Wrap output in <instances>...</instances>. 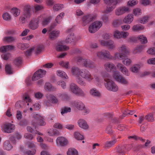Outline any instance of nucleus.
<instances>
[{
	"instance_id": "1",
	"label": "nucleus",
	"mask_w": 155,
	"mask_h": 155,
	"mask_svg": "<svg viewBox=\"0 0 155 155\" xmlns=\"http://www.w3.org/2000/svg\"><path fill=\"white\" fill-rule=\"evenodd\" d=\"M71 71L72 74L76 75L77 82L81 85L85 86L86 84L84 79L88 81H91L94 78V81L97 84L100 83L101 81L99 75L94 74L93 76L86 69H80L78 68L73 67Z\"/></svg>"
},
{
	"instance_id": "2",
	"label": "nucleus",
	"mask_w": 155,
	"mask_h": 155,
	"mask_svg": "<svg viewBox=\"0 0 155 155\" xmlns=\"http://www.w3.org/2000/svg\"><path fill=\"white\" fill-rule=\"evenodd\" d=\"M104 67L107 71H114L113 77L117 81L124 84H127V81L120 75L119 72L116 70V68L114 64L110 62H107L105 64Z\"/></svg>"
},
{
	"instance_id": "3",
	"label": "nucleus",
	"mask_w": 155,
	"mask_h": 155,
	"mask_svg": "<svg viewBox=\"0 0 155 155\" xmlns=\"http://www.w3.org/2000/svg\"><path fill=\"white\" fill-rule=\"evenodd\" d=\"M77 61L78 64H80L81 63H82L84 67L87 68L93 69L96 67L95 64L91 61L83 59L81 57L77 58Z\"/></svg>"
},
{
	"instance_id": "4",
	"label": "nucleus",
	"mask_w": 155,
	"mask_h": 155,
	"mask_svg": "<svg viewBox=\"0 0 155 155\" xmlns=\"http://www.w3.org/2000/svg\"><path fill=\"white\" fill-rule=\"evenodd\" d=\"M104 80L105 81L104 85L106 88L108 90L116 91L118 89L117 85L112 81L107 78L105 76H104Z\"/></svg>"
},
{
	"instance_id": "5",
	"label": "nucleus",
	"mask_w": 155,
	"mask_h": 155,
	"mask_svg": "<svg viewBox=\"0 0 155 155\" xmlns=\"http://www.w3.org/2000/svg\"><path fill=\"white\" fill-rule=\"evenodd\" d=\"M42 18V16H39L38 17L31 19L29 21L28 27L31 29L35 30L38 28L39 21Z\"/></svg>"
},
{
	"instance_id": "6",
	"label": "nucleus",
	"mask_w": 155,
	"mask_h": 155,
	"mask_svg": "<svg viewBox=\"0 0 155 155\" xmlns=\"http://www.w3.org/2000/svg\"><path fill=\"white\" fill-rule=\"evenodd\" d=\"M70 89L72 92L78 96L83 97L85 95L84 92L74 83L71 84Z\"/></svg>"
},
{
	"instance_id": "7",
	"label": "nucleus",
	"mask_w": 155,
	"mask_h": 155,
	"mask_svg": "<svg viewBox=\"0 0 155 155\" xmlns=\"http://www.w3.org/2000/svg\"><path fill=\"white\" fill-rule=\"evenodd\" d=\"M102 25V22L96 21L90 25L89 31L91 33H94L98 30Z\"/></svg>"
},
{
	"instance_id": "8",
	"label": "nucleus",
	"mask_w": 155,
	"mask_h": 155,
	"mask_svg": "<svg viewBox=\"0 0 155 155\" xmlns=\"http://www.w3.org/2000/svg\"><path fill=\"white\" fill-rule=\"evenodd\" d=\"M96 17L95 15L88 14L83 17L82 18L81 24L82 25L85 26Z\"/></svg>"
},
{
	"instance_id": "9",
	"label": "nucleus",
	"mask_w": 155,
	"mask_h": 155,
	"mask_svg": "<svg viewBox=\"0 0 155 155\" xmlns=\"http://www.w3.org/2000/svg\"><path fill=\"white\" fill-rule=\"evenodd\" d=\"M14 125L11 123H7L4 124L2 126V130L3 131L10 133L14 130Z\"/></svg>"
},
{
	"instance_id": "10",
	"label": "nucleus",
	"mask_w": 155,
	"mask_h": 155,
	"mask_svg": "<svg viewBox=\"0 0 155 155\" xmlns=\"http://www.w3.org/2000/svg\"><path fill=\"white\" fill-rule=\"evenodd\" d=\"M45 71H43L42 69H39L36 71L33 75L32 80L33 81H35L39 78L42 77L46 73Z\"/></svg>"
},
{
	"instance_id": "11",
	"label": "nucleus",
	"mask_w": 155,
	"mask_h": 155,
	"mask_svg": "<svg viewBox=\"0 0 155 155\" xmlns=\"http://www.w3.org/2000/svg\"><path fill=\"white\" fill-rule=\"evenodd\" d=\"M100 42L102 45L107 47L109 49H113L115 47L114 42L112 41H106L104 40H101Z\"/></svg>"
},
{
	"instance_id": "12",
	"label": "nucleus",
	"mask_w": 155,
	"mask_h": 155,
	"mask_svg": "<svg viewBox=\"0 0 155 155\" xmlns=\"http://www.w3.org/2000/svg\"><path fill=\"white\" fill-rule=\"evenodd\" d=\"M97 56L100 58L104 57L109 59H112V57L110 55V52L107 50H103L98 52L97 53Z\"/></svg>"
},
{
	"instance_id": "13",
	"label": "nucleus",
	"mask_w": 155,
	"mask_h": 155,
	"mask_svg": "<svg viewBox=\"0 0 155 155\" xmlns=\"http://www.w3.org/2000/svg\"><path fill=\"white\" fill-rule=\"evenodd\" d=\"M129 11L128 7L126 6L121 7L117 8L115 10V14L117 15H122Z\"/></svg>"
},
{
	"instance_id": "14",
	"label": "nucleus",
	"mask_w": 155,
	"mask_h": 155,
	"mask_svg": "<svg viewBox=\"0 0 155 155\" xmlns=\"http://www.w3.org/2000/svg\"><path fill=\"white\" fill-rule=\"evenodd\" d=\"M74 105L79 110H82L83 109L84 114L88 113L89 112V110L88 109H86L85 107L84 104L80 101H75Z\"/></svg>"
},
{
	"instance_id": "15",
	"label": "nucleus",
	"mask_w": 155,
	"mask_h": 155,
	"mask_svg": "<svg viewBox=\"0 0 155 155\" xmlns=\"http://www.w3.org/2000/svg\"><path fill=\"white\" fill-rule=\"evenodd\" d=\"M32 15V11L30 5H25L24 7L23 15L26 18H29Z\"/></svg>"
},
{
	"instance_id": "16",
	"label": "nucleus",
	"mask_w": 155,
	"mask_h": 155,
	"mask_svg": "<svg viewBox=\"0 0 155 155\" xmlns=\"http://www.w3.org/2000/svg\"><path fill=\"white\" fill-rule=\"evenodd\" d=\"M56 141L57 144L59 145H66L68 144V140L63 137H58Z\"/></svg>"
},
{
	"instance_id": "17",
	"label": "nucleus",
	"mask_w": 155,
	"mask_h": 155,
	"mask_svg": "<svg viewBox=\"0 0 155 155\" xmlns=\"http://www.w3.org/2000/svg\"><path fill=\"white\" fill-rule=\"evenodd\" d=\"M28 150L23 151L24 155H33L35 154L36 150L35 146H28Z\"/></svg>"
},
{
	"instance_id": "18",
	"label": "nucleus",
	"mask_w": 155,
	"mask_h": 155,
	"mask_svg": "<svg viewBox=\"0 0 155 155\" xmlns=\"http://www.w3.org/2000/svg\"><path fill=\"white\" fill-rule=\"evenodd\" d=\"M68 35V38L66 40V41L67 43H71L74 41L75 39V37L74 36V34L71 32V30L68 29L66 31Z\"/></svg>"
},
{
	"instance_id": "19",
	"label": "nucleus",
	"mask_w": 155,
	"mask_h": 155,
	"mask_svg": "<svg viewBox=\"0 0 155 155\" xmlns=\"http://www.w3.org/2000/svg\"><path fill=\"white\" fill-rule=\"evenodd\" d=\"M117 67L118 69L120 70L124 74L128 76L130 74L127 69L121 63H118L117 65Z\"/></svg>"
},
{
	"instance_id": "20",
	"label": "nucleus",
	"mask_w": 155,
	"mask_h": 155,
	"mask_svg": "<svg viewBox=\"0 0 155 155\" xmlns=\"http://www.w3.org/2000/svg\"><path fill=\"white\" fill-rule=\"evenodd\" d=\"M40 16H42L41 19V20L42 19L41 24L43 26H46L48 25L50 22L52 18V17L51 16H44L42 15H41Z\"/></svg>"
},
{
	"instance_id": "21",
	"label": "nucleus",
	"mask_w": 155,
	"mask_h": 155,
	"mask_svg": "<svg viewBox=\"0 0 155 155\" xmlns=\"http://www.w3.org/2000/svg\"><path fill=\"white\" fill-rule=\"evenodd\" d=\"M118 51L125 54L126 55H129L130 52L125 45H122L118 48Z\"/></svg>"
},
{
	"instance_id": "22",
	"label": "nucleus",
	"mask_w": 155,
	"mask_h": 155,
	"mask_svg": "<svg viewBox=\"0 0 155 155\" xmlns=\"http://www.w3.org/2000/svg\"><path fill=\"white\" fill-rule=\"evenodd\" d=\"M127 55L119 51L115 53L114 57H112V59L114 60H122Z\"/></svg>"
},
{
	"instance_id": "23",
	"label": "nucleus",
	"mask_w": 155,
	"mask_h": 155,
	"mask_svg": "<svg viewBox=\"0 0 155 155\" xmlns=\"http://www.w3.org/2000/svg\"><path fill=\"white\" fill-rule=\"evenodd\" d=\"M47 100L53 104H57L58 102V100L57 98L51 94H48L47 96Z\"/></svg>"
},
{
	"instance_id": "24",
	"label": "nucleus",
	"mask_w": 155,
	"mask_h": 155,
	"mask_svg": "<svg viewBox=\"0 0 155 155\" xmlns=\"http://www.w3.org/2000/svg\"><path fill=\"white\" fill-rule=\"evenodd\" d=\"M78 124L79 126L82 128L86 129L88 128V126L87 122L84 120L80 119L78 120Z\"/></svg>"
},
{
	"instance_id": "25",
	"label": "nucleus",
	"mask_w": 155,
	"mask_h": 155,
	"mask_svg": "<svg viewBox=\"0 0 155 155\" xmlns=\"http://www.w3.org/2000/svg\"><path fill=\"white\" fill-rule=\"evenodd\" d=\"M15 47L12 45H8L4 46L0 48V51L2 52H5L6 51L12 50L14 49Z\"/></svg>"
},
{
	"instance_id": "26",
	"label": "nucleus",
	"mask_w": 155,
	"mask_h": 155,
	"mask_svg": "<svg viewBox=\"0 0 155 155\" xmlns=\"http://www.w3.org/2000/svg\"><path fill=\"white\" fill-rule=\"evenodd\" d=\"M110 5V6H107L106 10H104L102 11V13L104 14H108L110 13L114 9L116 5L114 4H107Z\"/></svg>"
},
{
	"instance_id": "27",
	"label": "nucleus",
	"mask_w": 155,
	"mask_h": 155,
	"mask_svg": "<svg viewBox=\"0 0 155 155\" xmlns=\"http://www.w3.org/2000/svg\"><path fill=\"white\" fill-rule=\"evenodd\" d=\"M60 32L59 31H52L49 34V37L50 38L53 40L56 38L59 35Z\"/></svg>"
},
{
	"instance_id": "28",
	"label": "nucleus",
	"mask_w": 155,
	"mask_h": 155,
	"mask_svg": "<svg viewBox=\"0 0 155 155\" xmlns=\"http://www.w3.org/2000/svg\"><path fill=\"white\" fill-rule=\"evenodd\" d=\"M133 15L132 14H128L123 19V22L126 23H130L133 21Z\"/></svg>"
},
{
	"instance_id": "29",
	"label": "nucleus",
	"mask_w": 155,
	"mask_h": 155,
	"mask_svg": "<svg viewBox=\"0 0 155 155\" xmlns=\"http://www.w3.org/2000/svg\"><path fill=\"white\" fill-rule=\"evenodd\" d=\"M142 65L141 64H136L134 65L130 68V70L134 73L138 72Z\"/></svg>"
},
{
	"instance_id": "30",
	"label": "nucleus",
	"mask_w": 155,
	"mask_h": 155,
	"mask_svg": "<svg viewBox=\"0 0 155 155\" xmlns=\"http://www.w3.org/2000/svg\"><path fill=\"white\" fill-rule=\"evenodd\" d=\"M90 93L91 94L94 96L100 97L101 94L96 89L92 88L90 90Z\"/></svg>"
},
{
	"instance_id": "31",
	"label": "nucleus",
	"mask_w": 155,
	"mask_h": 155,
	"mask_svg": "<svg viewBox=\"0 0 155 155\" xmlns=\"http://www.w3.org/2000/svg\"><path fill=\"white\" fill-rule=\"evenodd\" d=\"M67 155H78L77 150L74 148H69L67 152Z\"/></svg>"
},
{
	"instance_id": "32",
	"label": "nucleus",
	"mask_w": 155,
	"mask_h": 155,
	"mask_svg": "<svg viewBox=\"0 0 155 155\" xmlns=\"http://www.w3.org/2000/svg\"><path fill=\"white\" fill-rule=\"evenodd\" d=\"M133 31H139L143 30L144 29V27L143 26L139 25H134L132 28Z\"/></svg>"
},
{
	"instance_id": "33",
	"label": "nucleus",
	"mask_w": 155,
	"mask_h": 155,
	"mask_svg": "<svg viewBox=\"0 0 155 155\" xmlns=\"http://www.w3.org/2000/svg\"><path fill=\"white\" fill-rule=\"evenodd\" d=\"M15 40V38L12 36H6L4 37L3 39V41L5 42H7L8 43H11Z\"/></svg>"
},
{
	"instance_id": "34",
	"label": "nucleus",
	"mask_w": 155,
	"mask_h": 155,
	"mask_svg": "<svg viewBox=\"0 0 155 155\" xmlns=\"http://www.w3.org/2000/svg\"><path fill=\"white\" fill-rule=\"evenodd\" d=\"M11 13L15 17L19 15L20 13V10L16 8H13L11 10Z\"/></svg>"
},
{
	"instance_id": "35",
	"label": "nucleus",
	"mask_w": 155,
	"mask_h": 155,
	"mask_svg": "<svg viewBox=\"0 0 155 155\" xmlns=\"http://www.w3.org/2000/svg\"><path fill=\"white\" fill-rule=\"evenodd\" d=\"M69 49L68 47L62 45H58L56 47V49L58 51H66Z\"/></svg>"
},
{
	"instance_id": "36",
	"label": "nucleus",
	"mask_w": 155,
	"mask_h": 155,
	"mask_svg": "<svg viewBox=\"0 0 155 155\" xmlns=\"http://www.w3.org/2000/svg\"><path fill=\"white\" fill-rule=\"evenodd\" d=\"M123 0H104L105 3L107 4H114L116 5L118 3L120 2Z\"/></svg>"
},
{
	"instance_id": "37",
	"label": "nucleus",
	"mask_w": 155,
	"mask_h": 155,
	"mask_svg": "<svg viewBox=\"0 0 155 155\" xmlns=\"http://www.w3.org/2000/svg\"><path fill=\"white\" fill-rule=\"evenodd\" d=\"M57 75L61 78L65 79H68V77L64 71L60 70H58L57 71Z\"/></svg>"
},
{
	"instance_id": "38",
	"label": "nucleus",
	"mask_w": 155,
	"mask_h": 155,
	"mask_svg": "<svg viewBox=\"0 0 155 155\" xmlns=\"http://www.w3.org/2000/svg\"><path fill=\"white\" fill-rule=\"evenodd\" d=\"M137 39L140 41L141 43L145 44L147 42V38L143 35L138 36Z\"/></svg>"
},
{
	"instance_id": "39",
	"label": "nucleus",
	"mask_w": 155,
	"mask_h": 155,
	"mask_svg": "<svg viewBox=\"0 0 155 155\" xmlns=\"http://www.w3.org/2000/svg\"><path fill=\"white\" fill-rule=\"evenodd\" d=\"M5 71L6 73L9 74H11L13 73V71L11 66L9 64H6L5 66Z\"/></svg>"
},
{
	"instance_id": "40",
	"label": "nucleus",
	"mask_w": 155,
	"mask_h": 155,
	"mask_svg": "<svg viewBox=\"0 0 155 155\" xmlns=\"http://www.w3.org/2000/svg\"><path fill=\"white\" fill-rule=\"evenodd\" d=\"M113 35L114 37L117 39H119L122 38L121 32L116 30L114 31Z\"/></svg>"
},
{
	"instance_id": "41",
	"label": "nucleus",
	"mask_w": 155,
	"mask_h": 155,
	"mask_svg": "<svg viewBox=\"0 0 155 155\" xmlns=\"http://www.w3.org/2000/svg\"><path fill=\"white\" fill-rule=\"evenodd\" d=\"M74 138L78 140H83L84 139L83 136L78 132H74Z\"/></svg>"
},
{
	"instance_id": "42",
	"label": "nucleus",
	"mask_w": 155,
	"mask_h": 155,
	"mask_svg": "<svg viewBox=\"0 0 155 155\" xmlns=\"http://www.w3.org/2000/svg\"><path fill=\"white\" fill-rule=\"evenodd\" d=\"M64 12H62L58 15L56 17L55 20L58 24H59L61 21L64 15Z\"/></svg>"
},
{
	"instance_id": "43",
	"label": "nucleus",
	"mask_w": 155,
	"mask_h": 155,
	"mask_svg": "<svg viewBox=\"0 0 155 155\" xmlns=\"http://www.w3.org/2000/svg\"><path fill=\"white\" fill-rule=\"evenodd\" d=\"M22 59L20 57L16 58L13 61V63L17 66H19L22 64Z\"/></svg>"
},
{
	"instance_id": "44",
	"label": "nucleus",
	"mask_w": 155,
	"mask_h": 155,
	"mask_svg": "<svg viewBox=\"0 0 155 155\" xmlns=\"http://www.w3.org/2000/svg\"><path fill=\"white\" fill-rule=\"evenodd\" d=\"M45 88L46 91H53L54 89V88L49 83H47L45 84Z\"/></svg>"
},
{
	"instance_id": "45",
	"label": "nucleus",
	"mask_w": 155,
	"mask_h": 155,
	"mask_svg": "<svg viewBox=\"0 0 155 155\" xmlns=\"http://www.w3.org/2000/svg\"><path fill=\"white\" fill-rule=\"evenodd\" d=\"M59 65L66 69H68L69 68V63L67 61H61L59 62Z\"/></svg>"
},
{
	"instance_id": "46",
	"label": "nucleus",
	"mask_w": 155,
	"mask_h": 155,
	"mask_svg": "<svg viewBox=\"0 0 155 155\" xmlns=\"http://www.w3.org/2000/svg\"><path fill=\"white\" fill-rule=\"evenodd\" d=\"M146 119L148 121L152 122L154 120L153 115L152 114H149L145 117Z\"/></svg>"
},
{
	"instance_id": "47",
	"label": "nucleus",
	"mask_w": 155,
	"mask_h": 155,
	"mask_svg": "<svg viewBox=\"0 0 155 155\" xmlns=\"http://www.w3.org/2000/svg\"><path fill=\"white\" fill-rule=\"evenodd\" d=\"M63 8V5L57 4L55 5L53 7V9L54 11H58Z\"/></svg>"
},
{
	"instance_id": "48",
	"label": "nucleus",
	"mask_w": 155,
	"mask_h": 155,
	"mask_svg": "<svg viewBox=\"0 0 155 155\" xmlns=\"http://www.w3.org/2000/svg\"><path fill=\"white\" fill-rule=\"evenodd\" d=\"M149 19V17L148 16H144L140 18L139 20V22L143 24H145L146 23Z\"/></svg>"
},
{
	"instance_id": "49",
	"label": "nucleus",
	"mask_w": 155,
	"mask_h": 155,
	"mask_svg": "<svg viewBox=\"0 0 155 155\" xmlns=\"http://www.w3.org/2000/svg\"><path fill=\"white\" fill-rule=\"evenodd\" d=\"M19 48H20L22 50H24L29 47V45L28 44H21L20 43L18 45Z\"/></svg>"
},
{
	"instance_id": "50",
	"label": "nucleus",
	"mask_w": 155,
	"mask_h": 155,
	"mask_svg": "<svg viewBox=\"0 0 155 155\" xmlns=\"http://www.w3.org/2000/svg\"><path fill=\"white\" fill-rule=\"evenodd\" d=\"M128 138L131 139L132 140H140L143 142L145 140L144 139L135 135L133 136H129L128 137Z\"/></svg>"
},
{
	"instance_id": "51",
	"label": "nucleus",
	"mask_w": 155,
	"mask_h": 155,
	"mask_svg": "<svg viewBox=\"0 0 155 155\" xmlns=\"http://www.w3.org/2000/svg\"><path fill=\"white\" fill-rule=\"evenodd\" d=\"M2 17L6 21L10 20L11 18L10 15L7 12L4 13L2 15Z\"/></svg>"
},
{
	"instance_id": "52",
	"label": "nucleus",
	"mask_w": 155,
	"mask_h": 155,
	"mask_svg": "<svg viewBox=\"0 0 155 155\" xmlns=\"http://www.w3.org/2000/svg\"><path fill=\"white\" fill-rule=\"evenodd\" d=\"M123 64L127 66H129L131 63L132 61L128 58H125L122 61Z\"/></svg>"
},
{
	"instance_id": "53",
	"label": "nucleus",
	"mask_w": 155,
	"mask_h": 155,
	"mask_svg": "<svg viewBox=\"0 0 155 155\" xmlns=\"http://www.w3.org/2000/svg\"><path fill=\"white\" fill-rule=\"evenodd\" d=\"M71 111V109L69 107H65L61 110V113L62 115L65 113L69 112Z\"/></svg>"
},
{
	"instance_id": "54",
	"label": "nucleus",
	"mask_w": 155,
	"mask_h": 155,
	"mask_svg": "<svg viewBox=\"0 0 155 155\" xmlns=\"http://www.w3.org/2000/svg\"><path fill=\"white\" fill-rule=\"evenodd\" d=\"M133 12L135 16H138L140 15L141 14V10L137 8H136L134 9Z\"/></svg>"
},
{
	"instance_id": "55",
	"label": "nucleus",
	"mask_w": 155,
	"mask_h": 155,
	"mask_svg": "<svg viewBox=\"0 0 155 155\" xmlns=\"http://www.w3.org/2000/svg\"><path fill=\"white\" fill-rule=\"evenodd\" d=\"M38 124L41 126L45 125L46 124V123L43 120V118L42 117H39V119L38 120Z\"/></svg>"
},
{
	"instance_id": "56",
	"label": "nucleus",
	"mask_w": 155,
	"mask_h": 155,
	"mask_svg": "<svg viewBox=\"0 0 155 155\" xmlns=\"http://www.w3.org/2000/svg\"><path fill=\"white\" fill-rule=\"evenodd\" d=\"M24 100L26 101V102H30L31 101V100L28 94H25L23 96Z\"/></svg>"
},
{
	"instance_id": "57",
	"label": "nucleus",
	"mask_w": 155,
	"mask_h": 155,
	"mask_svg": "<svg viewBox=\"0 0 155 155\" xmlns=\"http://www.w3.org/2000/svg\"><path fill=\"white\" fill-rule=\"evenodd\" d=\"M43 7L41 5H36L34 6V9L35 12H37L43 9Z\"/></svg>"
},
{
	"instance_id": "58",
	"label": "nucleus",
	"mask_w": 155,
	"mask_h": 155,
	"mask_svg": "<svg viewBox=\"0 0 155 155\" xmlns=\"http://www.w3.org/2000/svg\"><path fill=\"white\" fill-rule=\"evenodd\" d=\"M120 20H116L113 21L112 25L114 27H116L120 24Z\"/></svg>"
},
{
	"instance_id": "59",
	"label": "nucleus",
	"mask_w": 155,
	"mask_h": 155,
	"mask_svg": "<svg viewBox=\"0 0 155 155\" xmlns=\"http://www.w3.org/2000/svg\"><path fill=\"white\" fill-rule=\"evenodd\" d=\"M138 2L137 1L130 0L128 2L127 4L129 6H132L137 4Z\"/></svg>"
},
{
	"instance_id": "60",
	"label": "nucleus",
	"mask_w": 155,
	"mask_h": 155,
	"mask_svg": "<svg viewBox=\"0 0 155 155\" xmlns=\"http://www.w3.org/2000/svg\"><path fill=\"white\" fill-rule=\"evenodd\" d=\"M34 47H32L25 51V53L26 56H28L30 55L31 54L32 51L34 50Z\"/></svg>"
},
{
	"instance_id": "61",
	"label": "nucleus",
	"mask_w": 155,
	"mask_h": 155,
	"mask_svg": "<svg viewBox=\"0 0 155 155\" xmlns=\"http://www.w3.org/2000/svg\"><path fill=\"white\" fill-rule=\"evenodd\" d=\"M144 48V45H141L137 47L134 50V53H137L143 49Z\"/></svg>"
},
{
	"instance_id": "62",
	"label": "nucleus",
	"mask_w": 155,
	"mask_h": 155,
	"mask_svg": "<svg viewBox=\"0 0 155 155\" xmlns=\"http://www.w3.org/2000/svg\"><path fill=\"white\" fill-rule=\"evenodd\" d=\"M147 63L149 64L155 65V58L149 59L147 60Z\"/></svg>"
},
{
	"instance_id": "63",
	"label": "nucleus",
	"mask_w": 155,
	"mask_h": 155,
	"mask_svg": "<svg viewBox=\"0 0 155 155\" xmlns=\"http://www.w3.org/2000/svg\"><path fill=\"white\" fill-rule=\"evenodd\" d=\"M43 96V94L40 92H37L35 93V97L37 99L41 98Z\"/></svg>"
},
{
	"instance_id": "64",
	"label": "nucleus",
	"mask_w": 155,
	"mask_h": 155,
	"mask_svg": "<svg viewBox=\"0 0 155 155\" xmlns=\"http://www.w3.org/2000/svg\"><path fill=\"white\" fill-rule=\"evenodd\" d=\"M147 53L151 55H154L155 54V49L154 48H150L147 51Z\"/></svg>"
}]
</instances>
